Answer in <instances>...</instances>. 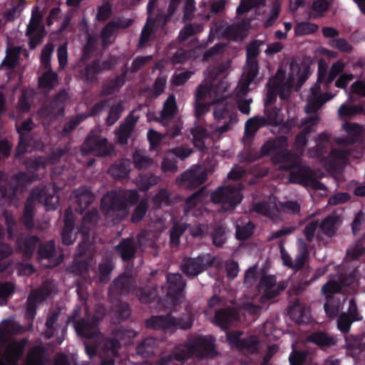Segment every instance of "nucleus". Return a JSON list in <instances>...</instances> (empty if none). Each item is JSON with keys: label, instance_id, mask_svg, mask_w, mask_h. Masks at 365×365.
<instances>
[{"label": "nucleus", "instance_id": "09e8293b", "mask_svg": "<svg viewBox=\"0 0 365 365\" xmlns=\"http://www.w3.org/2000/svg\"><path fill=\"white\" fill-rule=\"evenodd\" d=\"M340 222L341 220L338 216L331 215L322 222L320 227L325 235L332 236L336 232Z\"/></svg>", "mask_w": 365, "mask_h": 365}, {"label": "nucleus", "instance_id": "4468645a", "mask_svg": "<svg viewBox=\"0 0 365 365\" xmlns=\"http://www.w3.org/2000/svg\"><path fill=\"white\" fill-rule=\"evenodd\" d=\"M280 0H266V3L257 7L255 6V19L258 20L254 24L255 26H263L268 28L271 26L277 19L280 9Z\"/></svg>", "mask_w": 365, "mask_h": 365}, {"label": "nucleus", "instance_id": "603ef678", "mask_svg": "<svg viewBox=\"0 0 365 365\" xmlns=\"http://www.w3.org/2000/svg\"><path fill=\"white\" fill-rule=\"evenodd\" d=\"M316 148L309 150V155L311 158L320 157L323 153L324 145L330 141V135L328 133H322L316 138Z\"/></svg>", "mask_w": 365, "mask_h": 365}, {"label": "nucleus", "instance_id": "473e14b6", "mask_svg": "<svg viewBox=\"0 0 365 365\" xmlns=\"http://www.w3.org/2000/svg\"><path fill=\"white\" fill-rule=\"evenodd\" d=\"M319 121L318 116L313 118H309L304 121L302 130L297 135L294 143V148L301 150L306 145L307 141V135L310 132L315 130L317 124Z\"/></svg>", "mask_w": 365, "mask_h": 365}, {"label": "nucleus", "instance_id": "aec40b11", "mask_svg": "<svg viewBox=\"0 0 365 365\" xmlns=\"http://www.w3.org/2000/svg\"><path fill=\"white\" fill-rule=\"evenodd\" d=\"M113 150L111 145H109L105 138L89 135L82 146L84 154L93 153L96 155L103 156L108 155Z\"/></svg>", "mask_w": 365, "mask_h": 365}, {"label": "nucleus", "instance_id": "864d4df0", "mask_svg": "<svg viewBox=\"0 0 365 365\" xmlns=\"http://www.w3.org/2000/svg\"><path fill=\"white\" fill-rule=\"evenodd\" d=\"M349 94V101H352L354 96L365 97V73H362L361 77L351 85Z\"/></svg>", "mask_w": 365, "mask_h": 365}, {"label": "nucleus", "instance_id": "6e6552de", "mask_svg": "<svg viewBox=\"0 0 365 365\" xmlns=\"http://www.w3.org/2000/svg\"><path fill=\"white\" fill-rule=\"evenodd\" d=\"M54 187L36 188L33 190L28 198L23 216L24 225L30 228L34 224L32 221L33 210L36 202L42 203L46 210H54L58 203V196L56 195Z\"/></svg>", "mask_w": 365, "mask_h": 365}, {"label": "nucleus", "instance_id": "a18cd8bd", "mask_svg": "<svg viewBox=\"0 0 365 365\" xmlns=\"http://www.w3.org/2000/svg\"><path fill=\"white\" fill-rule=\"evenodd\" d=\"M21 54H24L26 57L28 56L27 51L25 49H22L20 46L8 48L3 65L9 68L14 67Z\"/></svg>", "mask_w": 365, "mask_h": 365}, {"label": "nucleus", "instance_id": "9b49d317", "mask_svg": "<svg viewBox=\"0 0 365 365\" xmlns=\"http://www.w3.org/2000/svg\"><path fill=\"white\" fill-rule=\"evenodd\" d=\"M264 44L261 40L252 41L247 49V64L244 67V72L240 81L238 91L245 92L246 88L250 85L258 73V65L255 58L259 53V47Z\"/></svg>", "mask_w": 365, "mask_h": 365}, {"label": "nucleus", "instance_id": "2eb2a0df", "mask_svg": "<svg viewBox=\"0 0 365 365\" xmlns=\"http://www.w3.org/2000/svg\"><path fill=\"white\" fill-rule=\"evenodd\" d=\"M207 198V195L205 194L203 190H201L190 196L187 200L184 207L185 217L187 218L190 217L196 218H205L208 217L212 219L213 217L212 213L205 207V200Z\"/></svg>", "mask_w": 365, "mask_h": 365}, {"label": "nucleus", "instance_id": "a19ab883", "mask_svg": "<svg viewBox=\"0 0 365 365\" xmlns=\"http://www.w3.org/2000/svg\"><path fill=\"white\" fill-rule=\"evenodd\" d=\"M289 312L293 320L297 323H304L309 319V308L299 301L293 304Z\"/></svg>", "mask_w": 365, "mask_h": 365}, {"label": "nucleus", "instance_id": "bf43d9fd", "mask_svg": "<svg viewBox=\"0 0 365 365\" xmlns=\"http://www.w3.org/2000/svg\"><path fill=\"white\" fill-rule=\"evenodd\" d=\"M34 91L33 89H26L23 91L22 96L20 98L16 110L20 113L28 112L30 108L31 100L34 96Z\"/></svg>", "mask_w": 365, "mask_h": 365}, {"label": "nucleus", "instance_id": "c9c22d12", "mask_svg": "<svg viewBox=\"0 0 365 365\" xmlns=\"http://www.w3.org/2000/svg\"><path fill=\"white\" fill-rule=\"evenodd\" d=\"M238 319V314L235 309H224L216 312L214 322L222 329H225Z\"/></svg>", "mask_w": 365, "mask_h": 365}, {"label": "nucleus", "instance_id": "052dcab7", "mask_svg": "<svg viewBox=\"0 0 365 365\" xmlns=\"http://www.w3.org/2000/svg\"><path fill=\"white\" fill-rule=\"evenodd\" d=\"M307 341L313 342L321 347L330 346L334 343L333 338L327 336L323 332H316L312 334L307 339Z\"/></svg>", "mask_w": 365, "mask_h": 365}, {"label": "nucleus", "instance_id": "37998d69", "mask_svg": "<svg viewBox=\"0 0 365 365\" xmlns=\"http://www.w3.org/2000/svg\"><path fill=\"white\" fill-rule=\"evenodd\" d=\"M19 324L13 319L2 321L0 324V342L5 343L7 336L20 331Z\"/></svg>", "mask_w": 365, "mask_h": 365}, {"label": "nucleus", "instance_id": "f3484780", "mask_svg": "<svg viewBox=\"0 0 365 365\" xmlns=\"http://www.w3.org/2000/svg\"><path fill=\"white\" fill-rule=\"evenodd\" d=\"M192 321L190 317H186V319H175L170 315L164 317L163 316L152 317L146 322V326L153 329H173L180 328L186 329L192 326Z\"/></svg>", "mask_w": 365, "mask_h": 365}, {"label": "nucleus", "instance_id": "f03ea898", "mask_svg": "<svg viewBox=\"0 0 365 365\" xmlns=\"http://www.w3.org/2000/svg\"><path fill=\"white\" fill-rule=\"evenodd\" d=\"M309 67L303 63L288 62L277 72L275 77L268 82L267 99L266 101L265 125H280L283 121V115L280 109L269 111L267 104L277 93L281 98H286L293 89L299 88L309 75Z\"/></svg>", "mask_w": 365, "mask_h": 365}, {"label": "nucleus", "instance_id": "dca6fc26", "mask_svg": "<svg viewBox=\"0 0 365 365\" xmlns=\"http://www.w3.org/2000/svg\"><path fill=\"white\" fill-rule=\"evenodd\" d=\"M156 1L157 0H151L148 4V18L141 32L139 41V45L140 46H143L151 39L154 29H157L159 26H163L167 21L168 17L160 14L158 15L156 20L153 19L152 16L154 14V6Z\"/></svg>", "mask_w": 365, "mask_h": 365}, {"label": "nucleus", "instance_id": "f8f14e48", "mask_svg": "<svg viewBox=\"0 0 365 365\" xmlns=\"http://www.w3.org/2000/svg\"><path fill=\"white\" fill-rule=\"evenodd\" d=\"M252 26L251 21L243 22L241 24L228 26L226 23L220 21L214 23L210 29V38H227L232 40L242 39L246 31Z\"/></svg>", "mask_w": 365, "mask_h": 365}, {"label": "nucleus", "instance_id": "393cba45", "mask_svg": "<svg viewBox=\"0 0 365 365\" xmlns=\"http://www.w3.org/2000/svg\"><path fill=\"white\" fill-rule=\"evenodd\" d=\"M284 284H276V279L273 276H264L262 278L259 287V292L262 294L260 300L265 302L277 296L285 289Z\"/></svg>", "mask_w": 365, "mask_h": 365}, {"label": "nucleus", "instance_id": "423d86ee", "mask_svg": "<svg viewBox=\"0 0 365 365\" xmlns=\"http://www.w3.org/2000/svg\"><path fill=\"white\" fill-rule=\"evenodd\" d=\"M26 343V339L9 341L3 353L0 354V365H18V361L24 353ZM47 361L48 356L44 349L36 346L27 354L24 365H46Z\"/></svg>", "mask_w": 365, "mask_h": 365}, {"label": "nucleus", "instance_id": "c85d7f7f", "mask_svg": "<svg viewBox=\"0 0 365 365\" xmlns=\"http://www.w3.org/2000/svg\"><path fill=\"white\" fill-rule=\"evenodd\" d=\"M38 261L44 267H53L61 262L60 257L55 256V245L53 241H49L41 245L38 253Z\"/></svg>", "mask_w": 365, "mask_h": 365}, {"label": "nucleus", "instance_id": "72a5a7b5", "mask_svg": "<svg viewBox=\"0 0 365 365\" xmlns=\"http://www.w3.org/2000/svg\"><path fill=\"white\" fill-rule=\"evenodd\" d=\"M138 117L134 116L133 113L130 114L122 123L118 130H115V139L118 143L125 144L127 143L128 137L132 132Z\"/></svg>", "mask_w": 365, "mask_h": 365}, {"label": "nucleus", "instance_id": "338daca9", "mask_svg": "<svg viewBox=\"0 0 365 365\" xmlns=\"http://www.w3.org/2000/svg\"><path fill=\"white\" fill-rule=\"evenodd\" d=\"M148 201L147 199H143L135 207L133 215L132 221L137 222L143 219L148 210Z\"/></svg>", "mask_w": 365, "mask_h": 365}, {"label": "nucleus", "instance_id": "5701e85b", "mask_svg": "<svg viewBox=\"0 0 365 365\" xmlns=\"http://www.w3.org/2000/svg\"><path fill=\"white\" fill-rule=\"evenodd\" d=\"M41 16L37 10L32 13L30 22L26 30V35L29 38V45L34 49L44 36L43 27L41 24Z\"/></svg>", "mask_w": 365, "mask_h": 365}, {"label": "nucleus", "instance_id": "20e7f679", "mask_svg": "<svg viewBox=\"0 0 365 365\" xmlns=\"http://www.w3.org/2000/svg\"><path fill=\"white\" fill-rule=\"evenodd\" d=\"M344 67L345 64L342 61L334 63L327 76L326 67L322 63L319 64L317 82L310 88L307 98L305 110L307 113L317 112L326 102L334 97L335 94L328 92L327 89L334 78L344 71Z\"/></svg>", "mask_w": 365, "mask_h": 365}, {"label": "nucleus", "instance_id": "bb28decb", "mask_svg": "<svg viewBox=\"0 0 365 365\" xmlns=\"http://www.w3.org/2000/svg\"><path fill=\"white\" fill-rule=\"evenodd\" d=\"M240 335V332L227 334V338L231 346H235L247 353H254L258 349L259 340L257 338L250 336L247 339H241Z\"/></svg>", "mask_w": 365, "mask_h": 365}, {"label": "nucleus", "instance_id": "ddd939ff", "mask_svg": "<svg viewBox=\"0 0 365 365\" xmlns=\"http://www.w3.org/2000/svg\"><path fill=\"white\" fill-rule=\"evenodd\" d=\"M240 190V185L220 187L212 193L211 200L215 204L220 205L224 210H229L242 201Z\"/></svg>", "mask_w": 365, "mask_h": 365}, {"label": "nucleus", "instance_id": "412c9836", "mask_svg": "<svg viewBox=\"0 0 365 365\" xmlns=\"http://www.w3.org/2000/svg\"><path fill=\"white\" fill-rule=\"evenodd\" d=\"M213 260V257L210 255L185 259L182 264V269L187 275L194 277L203 272Z\"/></svg>", "mask_w": 365, "mask_h": 365}, {"label": "nucleus", "instance_id": "c756f323", "mask_svg": "<svg viewBox=\"0 0 365 365\" xmlns=\"http://www.w3.org/2000/svg\"><path fill=\"white\" fill-rule=\"evenodd\" d=\"M341 284L337 282L330 280L322 288V292L325 295L327 299V302L324 305V310L327 315L329 317L336 316L340 309L339 305L334 307L331 304L332 300L331 299V297L332 294L338 292L341 289Z\"/></svg>", "mask_w": 365, "mask_h": 365}, {"label": "nucleus", "instance_id": "a878e982", "mask_svg": "<svg viewBox=\"0 0 365 365\" xmlns=\"http://www.w3.org/2000/svg\"><path fill=\"white\" fill-rule=\"evenodd\" d=\"M51 282H45L42 287L38 290L33 291L28 298V307H27V317L34 319L36 312L35 307L36 304L41 302L46 298L48 297L52 294Z\"/></svg>", "mask_w": 365, "mask_h": 365}, {"label": "nucleus", "instance_id": "e433bc0d", "mask_svg": "<svg viewBox=\"0 0 365 365\" xmlns=\"http://www.w3.org/2000/svg\"><path fill=\"white\" fill-rule=\"evenodd\" d=\"M73 215L72 210L68 208L65 212L64 227L61 232V238L63 244L69 245L75 240V235L73 233Z\"/></svg>", "mask_w": 365, "mask_h": 365}, {"label": "nucleus", "instance_id": "0eeeda50", "mask_svg": "<svg viewBox=\"0 0 365 365\" xmlns=\"http://www.w3.org/2000/svg\"><path fill=\"white\" fill-rule=\"evenodd\" d=\"M287 139L284 136L268 140L262 147L260 155H271L274 163H279V170L292 169L294 164L297 163V155H292L287 152Z\"/></svg>", "mask_w": 365, "mask_h": 365}, {"label": "nucleus", "instance_id": "de8ad7c7", "mask_svg": "<svg viewBox=\"0 0 365 365\" xmlns=\"http://www.w3.org/2000/svg\"><path fill=\"white\" fill-rule=\"evenodd\" d=\"M240 83H238L235 93L236 103L238 105L239 110L244 114L248 115L250 113V103L252 101V98L244 99L245 96L249 91L250 85L246 88L245 92L242 93L238 91Z\"/></svg>", "mask_w": 365, "mask_h": 365}, {"label": "nucleus", "instance_id": "4c0bfd02", "mask_svg": "<svg viewBox=\"0 0 365 365\" xmlns=\"http://www.w3.org/2000/svg\"><path fill=\"white\" fill-rule=\"evenodd\" d=\"M73 197L75 202L78 204L76 211L81 213L83 212V210L94 200L93 194L86 187H82L78 190L73 191Z\"/></svg>", "mask_w": 365, "mask_h": 365}, {"label": "nucleus", "instance_id": "c03bdc74", "mask_svg": "<svg viewBox=\"0 0 365 365\" xmlns=\"http://www.w3.org/2000/svg\"><path fill=\"white\" fill-rule=\"evenodd\" d=\"M133 287V279L128 274H123L118 277L113 284L112 291L120 292L121 294L128 292Z\"/></svg>", "mask_w": 365, "mask_h": 365}, {"label": "nucleus", "instance_id": "9d476101", "mask_svg": "<svg viewBox=\"0 0 365 365\" xmlns=\"http://www.w3.org/2000/svg\"><path fill=\"white\" fill-rule=\"evenodd\" d=\"M252 210L261 215L267 216L269 218L276 220L281 217L282 212L294 214L299 212L300 207L296 202H287L285 203L276 202L274 196H269L267 202H262L255 205Z\"/></svg>", "mask_w": 365, "mask_h": 365}, {"label": "nucleus", "instance_id": "4d7b16f0", "mask_svg": "<svg viewBox=\"0 0 365 365\" xmlns=\"http://www.w3.org/2000/svg\"><path fill=\"white\" fill-rule=\"evenodd\" d=\"M123 260L129 259L134 254L135 250V243L132 239L123 240L119 246L117 247Z\"/></svg>", "mask_w": 365, "mask_h": 365}, {"label": "nucleus", "instance_id": "69168bd1", "mask_svg": "<svg viewBox=\"0 0 365 365\" xmlns=\"http://www.w3.org/2000/svg\"><path fill=\"white\" fill-rule=\"evenodd\" d=\"M159 181V178L155 175H149L140 177L137 180V185L142 190H148L151 186L156 185Z\"/></svg>", "mask_w": 365, "mask_h": 365}, {"label": "nucleus", "instance_id": "e2e57ef3", "mask_svg": "<svg viewBox=\"0 0 365 365\" xmlns=\"http://www.w3.org/2000/svg\"><path fill=\"white\" fill-rule=\"evenodd\" d=\"M254 225L250 222H245V225L241 226L239 224L236 225V235L238 240H245L253 233Z\"/></svg>", "mask_w": 365, "mask_h": 365}, {"label": "nucleus", "instance_id": "3c124183", "mask_svg": "<svg viewBox=\"0 0 365 365\" xmlns=\"http://www.w3.org/2000/svg\"><path fill=\"white\" fill-rule=\"evenodd\" d=\"M38 239L36 237H31L25 240H18V247L24 253L26 258H29L34 253Z\"/></svg>", "mask_w": 365, "mask_h": 365}, {"label": "nucleus", "instance_id": "a211bd4d", "mask_svg": "<svg viewBox=\"0 0 365 365\" xmlns=\"http://www.w3.org/2000/svg\"><path fill=\"white\" fill-rule=\"evenodd\" d=\"M207 173L202 168L197 167L185 171L177 179L179 186L187 189H194L205 182L207 179Z\"/></svg>", "mask_w": 365, "mask_h": 365}, {"label": "nucleus", "instance_id": "8fccbe9b", "mask_svg": "<svg viewBox=\"0 0 365 365\" xmlns=\"http://www.w3.org/2000/svg\"><path fill=\"white\" fill-rule=\"evenodd\" d=\"M57 83V75L48 70L46 71L38 79V86L43 91H50Z\"/></svg>", "mask_w": 365, "mask_h": 365}, {"label": "nucleus", "instance_id": "2f4dec72", "mask_svg": "<svg viewBox=\"0 0 365 365\" xmlns=\"http://www.w3.org/2000/svg\"><path fill=\"white\" fill-rule=\"evenodd\" d=\"M343 130L347 133L348 138H339L336 140L337 146H346L353 143L356 138L361 136L363 131V126L358 123L345 122L342 125Z\"/></svg>", "mask_w": 365, "mask_h": 365}, {"label": "nucleus", "instance_id": "7ed1b4c3", "mask_svg": "<svg viewBox=\"0 0 365 365\" xmlns=\"http://www.w3.org/2000/svg\"><path fill=\"white\" fill-rule=\"evenodd\" d=\"M103 314H97L91 321H83L76 322L75 329L78 335H81L88 339H93L94 344H86V351L91 359L97 354L101 357L104 355L113 356L117 354L120 346V340H123L125 335L134 336L133 331L125 333L123 331H116L113 336L108 340H103L97 328V322L101 319Z\"/></svg>", "mask_w": 365, "mask_h": 365}, {"label": "nucleus", "instance_id": "13d9d810", "mask_svg": "<svg viewBox=\"0 0 365 365\" xmlns=\"http://www.w3.org/2000/svg\"><path fill=\"white\" fill-rule=\"evenodd\" d=\"M187 226L188 225L185 221L173 224L170 230V245L172 246H178L179 245L180 237Z\"/></svg>", "mask_w": 365, "mask_h": 365}, {"label": "nucleus", "instance_id": "680f3d73", "mask_svg": "<svg viewBox=\"0 0 365 365\" xmlns=\"http://www.w3.org/2000/svg\"><path fill=\"white\" fill-rule=\"evenodd\" d=\"M265 3L266 0H240V4L237 9V14L238 16H241L250 11L255 6L259 7Z\"/></svg>", "mask_w": 365, "mask_h": 365}, {"label": "nucleus", "instance_id": "6ab92c4d", "mask_svg": "<svg viewBox=\"0 0 365 365\" xmlns=\"http://www.w3.org/2000/svg\"><path fill=\"white\" fill-rule=\"evenodd\" d=\"M299 253L294 262L285 250L283 246L280 247V254L284 265L287 266L297 271L300 269L305 264L309 257V253L306 243L302 240H298Z\"/></svg>", "mask_w": 365, "mask_h": 365}, {"label": "nucleus", "instance_id": "1a4fd4ad", "mask_svg": "<svg viewBox=\"0 0 365 365\" xmlns=\"http://www.w3.org/2000/svg\"><path fill=\"white\" fill-rule=\"evenodd\" d=\"M289 180L294 183L302 185L310 190L318 191L322 196L327 195V188L314 176L312 171L303 165L299 160V157L292 168Z\"/></svg>", "mask_w": 365, "mask_h": 365}, {"label": "nucleus", "instance_id": "0e129e2a", "mask_svg": "<svg viewBox=\"0 0 365 365\" xmlns=\"http://www.w3.org/2000/svg\"><path fill=\"white\" fill-rule=\"evenodd\" d=\"M134 163L138 169H144L150 167L153 161L140 152H136L133 155Z\"/></svg>", "mask_w": 365, "mask_h": 365}, {"label": "nucleus", "instance_id": "7c9ffc66", "mask_svg": "<svg viewBox=\"0 0 365 365\" xmlns=\"http://www.w3.org/2000/svg\"><path fill=\"white\" fill-rule=\"evenodd\" d=\"M361 317L357 312L356 306L353 299L349 302L347 312L343 313L339 318L337 325L339 329L344 332H348L352 322L361 320Z\"/></svg>", "mask_w": 365, "mask_h": 365}, {"label": "nucleus", "instance_id": "4be33fe9", "mask_svg": "<svg viewBox=\"0 0 365 365\" xmlns=\"http://www.w3.org/2000/svg\"><path fill=\"white\" fill-rule=\"evenodd\" d=\"M167 282L168 284L167 301H172L173 305L175 306L182 298V292L185 287V283L179 273L168 274Z\"/></svg>", "mask_w": 365, "mask_h": 365}, {"label": "nucleus", "instance_id": "49530a36", "mask_svg": "<svg viewBox=\"0 0 365 365\" xmlns=\"http://www.w3.org/2000/svg\"><path fill=\"white\" fill-rule=\"evenodd\" d=\"M130 170V160H122L112 165L109 169V173L115 178H123L128 176Z\"/></svg>", "mask_w": 365, "mask_h": 365}, {"label": "nucleus", "instance_id": "b1692460", "mask_svg": "<svg viewBox=\"0 0 365 365\" xmlns=\"http://www.w3.org/2000/svg\"><path fill=\"white\" fill-rule=\"evenodd\" d=\"M348 155L346 150L333 148L329 156L326 159H322V163L327 170L332 172L340 170L346 163Z\"/></svg>", "mask_w": 365, "mask_h": 365}, {"label": "nucleus", "instance_id": "f704fd0d", "mask_svg": "<svg viewBox=\"0 0 365 365\" xmlns=\"http://www.w3.org/2000/svg\"><path fill=\"white\" fill-rule=\"evenodd\" d=\"M133 22L130 19H119L116 21L110 22L103 29L101 33V38L103 45H107L111 42V36L118 31V29L128 27Z\"/></svg>", "mask_w": 365, "mask_h": 365}, {"label": "nucleus", "instance_id": "cd10ccee", "mask_svg": "<svg viewBox=\"0 0 365 365\" xmlns=\"http://www.w3.org/2000/svg\"><path fill=\"white\" fill-rule=\"evenodd\" d=\"M16 127L18 133L19 134V143L16 150V157L20 156L21 154L30 152L32 149L30 147H34L36 149H38V146L34 145L31 141L28 142L26 133L29 132L32 129L33 122L29 119L24 121L21 125H19V120H16Z\"/></svg>", "mask_w": 365, "mask_h": 365}, {"label": "nucleus", "instance_id": "58836bf2", "mask_svg": "<svg viewBox=\"0 0 365 365\" xmlns=\"http://www.w3.org/2000/svg\"><path fill=\"white\" fill-rule=\"evenodd\" d=\"M98 220V215L96 210H93L92 211L87 213L84 217L81 227V232L85 242L80 245L81 249H84L86 247V239L88 234L87 231L90 230V229L97 223Z\"/></svg>", "mask_w": 365, "mask_h": 365}, {"label": "nucleus", "instance_id": "79ce46f5", "mask_svg": "<svg viewBox=\"0 0 365 365\" xmlns=\"http://www.w3.org/2000/svg\"><path fill=\"white\" fill-rule=\"evenodd\" d=\"M319 26L310 21H298L294 26V35L296 36H306L316 34Z\"/></svg>", "mask_w": 365, "mask_h": 365}, {"label": "nucleus", "instance_id": "39448f33", "mask_svg": "<svg viewBox=\"0 0 365 365\" xmlns=\"http://www.w3.org/2000/svg\"><path fill=\"white\" fill-rule=\"evenodd\" d=\"M139 198L136 190H113L105 195L101 200V210L106 218L115 222L125 217Z\"/></svg>", "mask_w": 365, "mask_h": 365}, {"label": "nucleus", "instance_id": "774afa93", "mask_svg": "<svg viewBox=\"0 0 365 365\" xmlns=\"http://www.w3.org/2000/svg\"><path fill=\"white\" fill-rule=\"evenodd\" d=\"M329 3L327 0H317L312 6V9L314 14V18L321 17L328 10Z\"/></svg>", "mask_w": 365, "mask_h": 365}, {"label": "nucleus", "instance_id": "f257e3e1", "mask_svg": "<svg viewBox=\"0 0 365 365\" xmlns=\"http://www.w3.org/2000/svg\"><path fill=\"white\" fill-rule=\"evenodd\" d=\"M211 73V71H207L205 80L195 93V115L199 120L210 111L212 103L217 102L213 115L216 121H223L224 124L215 127L210 125L206 128L196 127L192 129L194 145L200 150L209 146L213 139L218 138L223 133L232 130L237 122V114L233 111L234 105L229 98L218 101L221 95L227 90V82H220L216 78L212 79L213 75Z\"/></svg>", "mask_w": 365, "mask_h": 365}, {"label": "nucleus", "instance_id": "ea45409f", "mask_svg": "<svg viewBox=\"0 0 365 365\" xmlns=\"http://www.w3.org/2000/svg\"><path fill=\"white\" fill-rule=\"evenodd\" d=\"M178 108L176 105L175 98L173 95H170L164 103L163 109L161 112V122L167 125L173 116L177 113Z\"/></svg>", "mask_w": 365, "mask_h": 365}, {"label": "nucleus", "instance_id": "5fc2aeb1", "mask_svg": "<svg viewBox=\"0 0 365 365\" xmlns=\"http://www.w3.org/2000/svg\"><path fill=\"white\" fill-rule=\"evenodd\" d=\"M264 125H265V118L264 117L256 116L249 119L245 124V137L252 136L260 127Z\"/></svg>", "mask_w": 365, "mask_h": 365}, {"label": "nucleus", "instance_id": "6e6d98bb", "mask_svg": "<svg viewBox=\"0 0 365 365\" xmlns=\"http://www.w3.org/2000/svg\"><path fill=\"white\" fill-rule=\"evenodd\" d=\"M364 107L362 105L350 106L346 103L341 105L338 114L339 118H350L356 115L364 113Z\"/></svg>", "mask_w": 365, "mask_h": 365}]
</instances>
